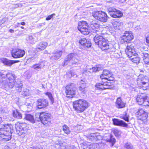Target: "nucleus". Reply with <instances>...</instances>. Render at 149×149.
I'll return each mask as SVG.
<instances>
[{
  "mask_svg": "<svg viewBox=\"0 0 149 149\" xmlns=\"http://www.w3.org/2000/svg\"><path fill=\"white\" fill-rule=\"evenodd\" d=\"M14 74L5 70L0 72V83L3 88L8 86L10 88H13V82L14 79Z\"/></svg>",
  "mask_w": 149,
  "mask_h": 149,
  "instance_id": "nucleus-1",
  "label": "nucleus"
},
{
  "mask_svg": "<svg viewBox=\"0 0 149 149\" xmlns=\"http://www.w3.org/2000/svg\"><path fill=\"white\" fill-rule=\"evenodd\" d=\"M13 132V125L11 124L3 125L0 128V135L3 141H7L11 139V134Z\"/></svg>",
  "mask_w": 149,
  "mask_h": 149,
  "instance_id": "nucleus-2",
  "label": "nucleus"
},
{
  "mask_svg": "<svg viewBox=\"0 0 149 149\" xmlns=\"http://www.w3.org/2000/svg\"><path fill=\"white\" fill-rule=\"evenodd\" d=\"M73 108L78 113L83 112L89 106V103L86 100L80 99L73 102Z\"/></svg>",
  "mask_w": 149,
  "mask_h": 149,
  "instance_id": "nucleus-3",
  "label": "nucleus"
},
{
  "mask_svg": "<svg viewBox=\"0 0 149 149\" xmlns=\"http://www.w3.org/2000/svg\"><path fill=\"white\" fill-rule=\"evenodd\" d=\"M93 40L96 44L98 45L102 50H105L109 48L107 40L102 36L97 34L94 37Z\"/></svg>",
  "mask_w": 149,
  "mask_h": 149,
  "instance_id": "nucleus-4",
  "label": "nucleus"
},
{
  "mask_svg": "<svg viewBox=\"0 0 149 149\" xmlns=\"http://www.w3.org/2000/svg\"><path fill=\"white\" fill-rule=\"evenodd\" d=\"M78 57L77 54L75 53H72L68 54L65 58L63 65H66L69 62H70L72 65L77 67L81 63V61L78 59Z\"/></svg>",
  "mask_w": 149,
  "mask_h": 149,
  "instance_id": "nucleus-5",
  "label": "nucleus"
},
{
  "mask_svg": "<svg viewBox=\"0 0 149 149\" xmlns=\"http://www.w3.org/2000/svg\"><path fill=\"white\" fill-rule=\"evenodd\" d=\"M137 81V84L139 88H142L144 90L149 89V80L147 76L139 75Z\"/></svg>",
  "mask_w": 149,
  "mask_h": 149,
  "instance_id": "nucleus-6",
  "label": "nucleus"
},
{
  "mask_svg": "<svg viewBox=\"0 0 149 149\" xmlns=\"http://www.w3.org/2000/svg\"><path fill=\"white\" fill-rule=\"evenodd\" d=\"M15 127L17 133L22 137L27 134L26 130L28 127L26 123L17 122L15 124Z\"/></svg>",
  "mask_w": 149,
  "mask_h": 149,
  "instance_id": "nucleus-7",
  "label": "nucleus"
},
{
  "mask_svg": "<svg viewBox=\"0 0 149 149\" xmlns=\"http://www.w3.org/2000/svg\"><path fill=\"white\" fill-rule=\"evenodd\" d=\"M92 15L95 19L101 22H105L108 20V17L107 14L102 11H94Z\"/></svg>",
  "mask_w": 149,
  "mask_h": 149,
  "instance_id": "nucleus-8",
  "label": "nucleus"
},
{
  "mask_svg": "<svg viewBox=\"0 0 149 149\" xmlns=\"http://www.w3.org/2000/svg\"><path fill=\"white\" fill-rule=\"evenodd\" d=\"M76 90L75 85L73 84L72 83L67 85L65 91L66 97L70 98L73 97L76 93Z\"/></svg>",
  "mask_w": 149,
  "mask_h": 149,
  "instance_id": "nucleus-9",
  "label": "nucleus"
},
{
  "mask_svg": "<svg viewBox=\"0 0 149 149\" xmlns=\"http://www.w3.org/2000/svg\"><path fill=\"white\" fill-rule=\"evenodd\" d=\"M51 118L50 114L44 112H41L40 116V121L41 123L45 125H49L51 123Z\"/></svg>",
  "mask_w": 149,
  "mask_h": 149,
  "instance_id": "nucleus-10",
  "label": "nucleus"
},
{
  "mask_svg": "<svg viewBox=\"0 0 149 149\" xmlns=\"http://www.w3.org/2000/svg\"><path fill=\"white\" fill-rule=\"evenodd\" d=\"M108 12L110 16L113 18L120 17L123 15L122 12L114 8L110 7L108 9Z\"/></svg>",
  "mask_w": 149,
  "mask_h": 149,
  "instance_id": "nucleus-11",
  "label": "nucleus"
},
{
  "mask_svg": "<svg viewBox=\"0 0 149 149\" xmlns=\"http://www.w3.org/2000/svg\"><path fill=\"white\" fill-rule=\"evenodd\" d=\"M139 56L143 59L145 64L149 65V52L148 51H141L139 52Z\"/></svg>",
  "mask_w": 149,
  "mask_h": 149,
  "instance_id": "nucleus-12",
  "label": "nucleus"
},
{
  "mask_svg": "<svg viewBox=\"0 0 149 149\" xmlns=\"http://www.w3.org/2000/svg\"><path fill=\"white\" fill-rule=\"evenodd\" d=\"M113 74L111 72L107 69L104 70L102 74L100 75V78L102 79H106L109 81H113L114 78L112 77Z\"/></svg>",
  "mask_w": 149,
  "mask_h": 149,
  "instance_id": "nucleus-13",
  "label": "nucleus"
},
{
  "mask_svg": "<svg viewBox=\"0 0 149 149\" xmlns=\"http://www.w3.org/2000/svg\"><path fill=\"white\" fill-rule=\"evenodd\" d=\"M95 87L97 89L102 90L111 89L113 88L112 85L107 81L97 84L95 85Z\"/></svg>",
  "mask_w": 149,
  "mask_h": 149,
  "instance_id": "nucleus-14",
  "label": "nucleus"
},
{
  "mask_svg": "<svg viewBox=\"0 0 149 149\" xmlns=\"http://www.w3.org/2000/svg\"><path fill=\"white\" fill-rule=\"evenodd\" d=\"M125 52L128 57L132 56L133 55L136 54V53L134 47V44L132 43L128 44Z\"/></svg>",
  "mask_w": 149,
  "mask_h": 149,
  "instance_id": "nucleus-15",
  "label": "nucleus"
},
{
  "mask_svg": "<svg viewBox=\"0 0 149 149\" xmlns=\"http://www.w3.org/2000/svg\"><path fill=\"white\" fill-rule=\"evenodd\" d=\"M122 39L125 42L128 43L133 39L134 36L131 31H125L124 34L122 36Z\"/></svg>",
  "mask_w": 149,
  "mask_h": 149,
  "instance_id": "nucleus-16",
  "label": "nucleus"
},
{
  "mask_svg": "<svg viewBox=\"0 0 149 149\" xmlns=\"http://www.w3.org/2000/svg\"><path fill=\"white\" fill-rule=\"evenodd\" d=\"M25 54V52L24 50L21 49H13L11 52L12 56L15 58H21Z\"/></svg>",
  "mask_w": 149,
  "mask_h": 149,
  "instance_id": "nucleus-17",
  "label": "nucleus"
},
{
  "mask_svg": "<svg viewBox=\"0 0 149 149\" xmlns=\"http://www.w3.org/2000/svg\"><path fill=\"white\" fill-rule=\"evenodd\" d=\"M100 25L96 20H93L90 22V28L92 32L96 33L98 31Z\"/></svg>",
  "mask_w": 149,
  "mask_h": 149,
  "instance_id": "nucleus-18",
  "label": "nucleus"
},
{
  "mask_svg": "<svg viewBox=\"0 0 149 149\" xmlns=\"http://www.w3.org/2000/svg\"><path fill=\"white\" fill-rule=\"evenodd\" d=\"M37 102V107L39 109L45 108L48 105V101L45 99H39Z\"/></svg>",
  "mask_w": 149,
  "mask_h": 149,
  "instance_id": "nucleus-19",
  "label": "nucleus"
},
{
  "mask_svg": "<svg viewBox=\"0 0 149 149\" xmlns=\"http://www.w3.org/2000/svg\"><path fill=\"white\" fill-rule=\"evenodd\" d=\"M113 124L115 125L127 127L128 125L123 120L117 118L112 119Z\"/></svg>",
  "mask_w": 149,
  "mask_h": 149,
  "instance_id": "nucleus-20",
  "label": "nucleus"
},
{
  "mask_svg": "<svg viewBox=\"0 0 149 149\" xmlns=\"http://www.w3.org/2000/svg\"><path fill=\"white\" fill-rule=\"evenodd\" d=\"M125 103L123 101L120 97H118L115 102V106L118 109H121L125 107Z\"/></svg>",
  "mask_w": 149,
  "mask_h": 149,
  "instance_id": "nucleus-21",
  "label": "nucleus"
},
{
  "mask_svg": "<svg viewBox=\"0 0 149 149\" xmlns=\"http://www.w3.org/2000/svg\"><path fill=\"white\" fill-rule=\"evenodd\" d=\"M62 54V51H61L54 52H53L54 55L50 57V59L52 61L56 60L61 57Z\"/></svg>",
  "mask_w": 149,
  "mask_h": 149,
  "instance_id": "nucleus-22",
  "label": "nucleus"
},
{
  "mask_svg": "<svg viewBox=\"0 0 149 149\" xmlns=\"http://www.w3.org/2000/svg\"><path fill=\"white\" fill-rule=\"evenodd\" d=\"M1 61L5 65L8 66H11L13 64L18 62L17 61H13L3 58L1 59Z\"/></svg>",
  "mask_w": 149,
  "mask_h": 149,
  "instance_id": "nucleus-23",
  "label": "nucleus"
},
{
  "mask_svg": "<svg viewBox=\"0 0 149 149\" xmlns=\"http://www.w3.org/2000/svg\"><path fill=\"white\" fill-rule=\"evenodd\" d=\"M47 46V43L45 42H41L38 43L36 47V49L38 51L44 50Z\"/></svg>",
  "mask_w": 149,
  "mask_h": 149,
  "instance_id": "nucleus-24",
  "label": "nucleus"
},
{
  "mask_svg": "<svg viewBox=\"0 0 149 149\" xmlns=\"http://www.w3.org/2000/svg\"><path fill=\"white\" fill-rule=\"evenodd\" d=\"M14 79L13 82V86H15V87L17 88V90L19 92H21L22 90V88L23 86V84L21 81H17L15 82H14L15 80V75L14 74Z\"/></svg>",
  "mask_w": 149,
  "mask_h": 149,
  "instance_id": "nucleus-25",
  "label": "nucleus"
},
{
  "mask_svg": "<svg viewBox=\"0 0 149 149\" xmlns=\"http://www.w3.org/2000/svg\"><path fill=\"white\" fill-rule=\"evenodd\" d=\"M100 136L98 133H92L88 136V138L91 141H95L100 139Z\"/></svg>",
  "mask_w": 149,
  "mask_h": 149,
  "instance_id": "nucleus-26",
  "label": "nucleus"
},
{
  "mask_svg": "<svg viewBox=\"0 0 149 149\" xmlns=\"http://www.w3.org/2000/svg\"><path fill=\"white\" fill-rule=\"evenodd\" d=\"M146 98L145 97L139 95H137L136 100L139 105H143Z\"/></svg>",
  "mask_w": 149,
  "mask_h": 149,
  "instance_id": "nucleus-27",
  "label": "nucleus"
},
{
  "mask_svg": "<svg viewBox=\"0 0 149 149\" xmlns=\"http://www.w3.org/2000/svg\"><path fill=\"white\" fill-rule=\"evenodd\" d=\"M78 30L80 32L84 35L88 34L90 32V31L88 29V27H78Z\"/></svg>",
  "mask_w": 149,
  "mask_h": 149,
  "instance_id": "nucleus-28",
  "label": "nucleus"
},
{
  "mask_svg": "<svg viewBox=\"0 0 149 149\" xmlns=\"http://www.w3.org/2000/svg\"><path fill=\"white\" fill-rule=\"evenodd\" d=\"M24 119L33 124L35 122L33 116L31 114H26Z\"/></svg>",
  "mask_w": 149,
  "mask_h": 149,
  "instance_id": "nucleus-29",
  "label": "nucleus"
},
{
  "mask_svg": "<svg viewBox=\"0 0 149 149\" xmlns=\"http://www.w3.org/2000/svg\"><path fill=\"white\" fill-rule=\"evenodd\" d=\"M45 66V62L44 61L40 62L39 63L35 64L33 66V68L35 70L41 69L43 68Z\"/></svg>",
  "mask_w": 149,
  "mask_h": 149,
  "instance_id": "nucleus-30",
  "label": "nucleus"
},
{
  "mask_svg": "<svg viewBox=\"0 0 149 149\" xmlns=\"http://www.w3.org/2000/svg\"><path fill=\"white\" fill-rule=\"evenodd\" d=\"M137 56V55L136 54L133 55L132 56L129 57V58H130L131 61L133 62L136 63H138L139 62L140 59L139 57Z\"/></svg>",
  "mask_w": 149,
  "mask_h": 149,
  "instance_id": "nucleus-31",
  "label": "nucleus"
},
{
  "mask_svg": "<svg viewBox=\"0 0 149 149\" xmlns=\"http://www.w3.org/2000/svg\"><path fill=\"white\" fill-rule=\"evenodd\" d=\"M13 117L17 119H21L22 118V115L17 110L13 111Z\"/></svg>",
  "mask_w": 149,
  "mask_h": 149,
  "instance_id": "nucleus-32",
  "label": "nucleus"
},
{
  "mask_svg": "<svg viewBox=\"0 0 149 149\" xmlns=\"http://www.w3.org/2000/svg\"><path fill=\"white\" fill-rule=\"evenodd\" d=\"M26 40L27 42L31 44H33L36 42L35 38L32 36H28L26 38Z\"/></svg>",
  "mask_w": 149,
  "mask_h": 149,
  "instance_id": "nucleus-33",
  "label": "nucleus"
},
{
  "mask_svg": "<svg viewBox=\"0 0 149 149\" xmlns=\"http://www.w3.org/2000/svg\"><path fill=\"white\" fill-rule=\"evenodd\" d=\"M63 130L64 133L68 134L70 133L71 132L70 130L68 127L65 125H64L62 126Z\"/></svg>",
  "mask_w": 149,
  "mask_h": 149,
  "instance_id": "nucleus-34",
  "label": "nucleus"
},
{
  "mask_svg": "<svg viewBox=\"0 0 149 149\" xmlns=\"http://www.w3.org/2000/svg\"><path fill=\"white\" fill-rule=\"evenodd\" d=\"M148 113L147 112L143 114L141 116H138V118L140 120L143 121H145L146 120L148 117Z\"/></svg>",
  "mask_w": 149,
  "mask_h": 149,
  "instance_id": "nucleus-35",
  "label": "nucleus"
},
{
  "mask_svg": "<svg viewBox=\"0 0 149 149\" xmlns=\"http://www.w3.org/2000/svg\"><path fill=\"white\" fill-rule=\"evenodd\" d=\"M86 84H80L79 89V91L81 92L85 93L86 92Z\"/></svg>",
  "mask_w": 149,
  "mask_h": 149,
  "instance_id": "nucleus-36",
  "label": "nucleus"
},
{
  "mask_svg": "<svg viewBox=\"0 0 149 149\" xmlns=\"http://www.w3.org/2000/svg\"><path fill=\"white\" fill-rule=\"evenodd\" d=\"M124 149H133V146L130 142H127L124 144Z\"/></svg>",
  "mask_w": 149,
  "mask_h": 149,
  "instance_id": "nucleus-37",
  "label": "nucleus"
},
{
  "mask_svg": "<svg viewBox=\"0 0 149 149\" xmlns=\"http://www.w3.org/2000/svg\"><path fill=\"white\" fill-rule=\"evenodd\" d=\"M88 27L87 22L85 21H81L78 22V27Z\"/></svg>",
  "mask_w": 149,
  "mask_h": 149,
  "instance_id": "nucleus-38",
  "label": "nucleus"
},
{
  "mask_svg": "<svg viewBox=\"0 0 149 149\" xmlns=\"http://www.w3.org/2000/svg\"><path fill=\"white\" fill-rule=\"evenodd\" d=\"M31 104L26 102L24 105L26 109V111H30L31 110L32 107Z\"/></svg>",
  "mask_w": 149,
  "mask_h": 149,
  "instance_id": "nucleus-39",
  "label": "nucleus"
},
{
  "mask_svg": "<svg viewBox=\"0 0 149 149\" xmlns=\"http://www.w3.org/2000/svg\"><path fill=\"white\" fill-rule=\"evenodd\" d=\"M94 72H96L102 70V68L101 65H97L93 67Z\"/></svg>",
  "mask_w": 149,
  "mask_h": 149,
  "instance_id": "nucleus-40",
  "label": "nucleus"
},
{
  "mask_svg": "<svg viewBox=\"0 0 149 149\" xmlns=\"http://www.w3.org/2000/svg\"><path fill=\"white\" fill-rule=\"evenodd\" d=\"M113 132L115 135L116 137H119L121 134V131L117 129H115L113 130Z\"/></svg>",
  "mask_w": 149,
  "mask_h": 149,
  "instance_id": "nucleus-41",
  "label": "nucleus"
},
{
  "mask_svg": "<svg viewBox=\"0 0 149 149\" xmlns=\"http://www.w3.org/2000/svg\"><path fill=\"white\" fill-rule=\"evenodd\" d=\"M45 94L48 96L49 100L51 102L52 104H53L54 102V100L52 96V94L50 92H49L46 93Z\"/></svg>",
  "mask_w": 149,
  "mask_h": 149,
  "instance_id": "nucleus-42",
  "label": "nucleus"
},
{
  "mask_svg": "<svg viewBox=\"0 0 149 149\" xmlns=\"http://www.w3.org/2000/svg\"><path fill=\"white\" fill-rule=\"evenodd\" d=\"M146 113L147 112H146L143 109H139L137 112L136 115H137L138 117L139 116H141L143 114Z\"/></svg>",
  "mask_w": 149,
  "mask_h": 149,
  "instance_id": "nucleus-43",
  "label": "nucleus"
},
{
  "mask_svg": "<svg viewBox=\"0 0 149 149\" xmlns=\"http://www.w3.org/2000/svg\"><path fill=\"white\" fill-rule=\"evenodd\" d=\"M120 118L123 119L126 121H129V116L126 113H125V114H124L123 115L121 116Z\"/></svg>",
  "mask_w": 149,
  "mask_h": 149,
  "instance_id": "nucleus-44",
  "label": "nucleus"
},
{
  "mask_svg": "<svg viewBox=\"0 0 149 149\" xmlns=\"http://www.w3.org/2000/svg\"><path fill=\"white\" fill-rule=\"evenodd\" d=\"M86 70L87 72H89L91 73L94 72L93 67H91L89 65L86 66Z\"/></svg>",
  "mask_w": 149,
  "mask_h": 149,
  "instance_id": "nucleus-45",
  "label": "nucleus"
},
{
  "mask_svg": "<svg viewBox=\"0 0 149 149\" xmlns=\"http://www.w3.org/2000/svg\"><path fill=\"white\" fill-rule=\"evenodd\" d=\"M88 40L85 38H81L79 40V43L81 44L83 46L86 42Z\"/></svg>",
  "mask_w": 149,
  "mask_h": 149,
  "instance_id": "nucleus-46",
  "label": "nucleus"
},
{
  "mask_svg": "<svg viewBox=\"0 0 149 149\" xmlns=\"http://www.w3.org/2000/svg\"><path fill=\"white\" fill-rule=\"evenodd\" d=\"M87 42L83 46V48H86L90 47L91 46V44L90 42L88 40Z\"/></svg>",
  "mask_w": 149,
  "mask_h": 149,
  "instance_id": "nucleus-47",
  "label": "nucleus"
},
{
  "mask_svg": "<svg viewBox=\"0 0 149 149\" xmlns=\"http://www.w3.org/2000/svg\"><path fill=\"white\" fill-rule=\"evenodd\" d=\"M110 137L109 141L111 142L113 145L116 142V139L113 137V136L111 134L110 135Z\"/></svg>",
  "mask_w": 149,
  "mask_h": 149,
  "instance_id": "nucleus-48",
  "label": "nucleus"
},
{
  "mask_svg": "<svg viewBox=\"0 0 149 149\" xmlns=\"http://www.w3.org/2000/svg\"><path fill=\"white\" fill-rule=\"evenodd\" d=\"M41 114V112L40 113L38 112L36 113L35 117H36V120H37L38 121H40V116Z\"/></svg>",
  "mask_w": 149,
  "mask_h": 149,
  "instance_id": "nucleus-49",
  "label": "nucleus"
},
{
  "mask_svg": "<svg viewBox=\"0 0 149 149\" xmlns=\"http://www.w3.org/2000/svg\"><path fill=\"white\" fill-rule=\"evenodd\" d=\"M25 90L22 92V95L24 96H28L29 95V90L27 89H26Z\"/></svg>",
  "mask_w": 149,
  "mask_h": 149,
  "instance_id": "nucleus-50",
  "label": "nucleus"
},
{
  "mask_svg": "<svg viewBox=\"0 0 149 149\" xmlns=\"http://www.w3.org/2000/svg\"><path fill=\"white\" fill-rule=\"evenodd\" d=\"M70 76L69 77H77V75L75 74V72H74L72 70H71L69 72Z\"/></svg>",
  "mask_w": 149,
  "mask_h": 149,
  "instance_id": "nucleus-51",
  "label": "nucleus"
},
{
  "mask_svg": "<svg viewBox=\"0 0 149 149\" xmlns=\"http://www.w3.org/2000/svg\"><path fill=\"white\" fill-rule=\"evenodd\" d=\"M84 149H95V147H93V144H90L86 147L85 146Z\"/></svg>",
  "mask_w": 149,
  "mask_h": 149,
  "instance_id": "nucleus-52",
  "label": "nucleus"
},
{
  "mask_svg": "<svg viewBox=\"0 0 149 149\" xmlns=\"http://www.w3.org/2000/svg\"><path fill=\"white\" fill-rule=\"evenodd\" d=\"M79 126H75L74 127H73L71 128V130L72 131H74L75 132H78L79 131V129H78V127Z\"/></svg>",
  "mask_w": 149,
  "mask_h": 149,
  "instance_id": "nucleus-53",
  "label": "nucleus"
},
{
  "mask_svg": "<svg viewBox=\"0 0 149 149\" xmlns=\"http://www.w3.org/2000/svg\"><path fill=\"white\" fill-rule=\"evenodd\" d=\"M55 15V13H53L52 14L49 15L48 16L46 19V20H50Z\"/></svg>",
  "mask_w": 149,
  "mask_h": 149,
  "instance_id": "nucleus-54",
  "label": "nucleus"
},
{
  "mask_svg": "<svg viewBox=\"0 0 149 149\" xmlns=\"http://www.w3.org/2000/svg\"><path fill=\"white\" fill-rule=\"evenodd\" d=\"M143 105L144 106H149V100H148L146 98L145 100Z\"/></svg>",
  "mask_w": 149,
  "mask_h": 149,
  "instance_id": "nucleus-55",
  "label": "nucleus"
},
{
  "mask_svg": "<svg viewBox=\"0 0 149 149\" xmlns=\"http://www.w3.org/2000/svg\"><path fill=\"white\" fill-rule=\"evenodd\" d=\"M30 149H43L42 148H39L37 146H34L31 147L30 148Z\"/></svg>",
  "mask_w": 149,
  "mask_h": 149,
  "instance_id": "nucleus-56",
  "label": "nucleus"
},
{
  "mask_svg": "<svg viewBox=\"0 0 149 149\" xmlns=\"http://www.w3.org/2000/svg\"><path fill=\"white\" fill-rule=\"evenodd\" d=\"M146 49V47H141V49H140V50L139 51V52H140V51H144V50H146V51H147L146 50V49Z\"/></svg>",
  "mask_w": 149,
  "mask_h": 149,
  "instance_id": "nucleus-57",
  "label": "nucleus"
},
{
  "mask_svg": "<svg viewBox=\"0 0 149 149\" xmlns=\"http://www.w3.org/2000/svg\"><path fill=\"white\" fill-rule=\"evenodd\" d=\"M76 126H79L78 127V129H79V131L81 130L82 128V126L81 125H77Z\"/></svg>",
  "mask_w": 149,
  "mask_h": 149,
  "instance_id": "nucleus-58",
  "label": "nucleus"
},
{
  "mask_svg": "<svg viewBox=\"0 0 149 149\" xmlns=\"http://www.w3.org/2000/svg\"><path fill=\"white\" fill-rule=\"evenodd\" d=\"M146 42L148 45L149 46V37H148L146 38Z\"/></svg>",
  "mask_w": 149,
  "mask_h": 149,
  "instance_id": "nucleus-59",
  "label": "nucleus"
},
{
  "mask_svg": "<svg viewBox=\"0 0 149 149\" xmlns=\"http://www.w3.org/2000/svg\"><path fill=\"white\" fill-rule=\"evenodd\" d=\"M86 84L84 81L81 80L80 82V84Z\"/></svg>",
  "mask_w": 149,
  "mask_h": 149,
  "instance_id": "nucleus-60",
  "label": "nucleus"
},
{
  "mask_svg": "<svg viewBox=\"0 0 149 149\" xmlns=\"http://www.w3.org/2000/svg\"><path fill=\"white\" fill-rule=\"evenodd\" d=\"M9 32L11 33H13L14 32V30L12 29H10Z\"/></svg>",
  "mask_w": 149,
  "mask_h": 149,
  "instance_id": "nucleus-61",
  "label": "nucleus"
},
{
  "mask_svg": "<svg viewBox=\"0 0 149 149\" xmlns=\"http://www.w3.org/2000/svg\"><path fill=\"white\" fill-rule=\"evenodd\" d=\"M20 24L22 25H24L25 23L24 22H22L20 23Z\"/></svg>",
  "mask_w": 149,
  "mask_h": 149,
  "instance_id": "nucleus-62",
  "label": "nucleus"
},
{
  "mask_svg": "<svg viewBox=\"0 0 149 149\" xmlns=\"http://www.w3.org/2000/svg\"><path fill=\"white\" fill-rule=\"evenodd\" d=\"M2 121V118L1 117H0V124Z\"/></svg>",
  "mask_w": 149,
  "mask_h": 149,
  "instance_id": "nucleus-63",
  "label": "nucleus"
},
{
  "mask_svg": "<svg viewBox=\"0 0 149 149\" xmlns=\"http://www.w3.org/2000/svg\"><path fill=\"white\" fill-rule=\"evenodd\" d=\"M114 24H115L117 25L118 24V22H114Z\"/></svg>",
  "mask_w": 149,
  "mask_h": 149,
  "instance_id": "nucleus-64",
  "label": "nucleus"
}]
</instances>
